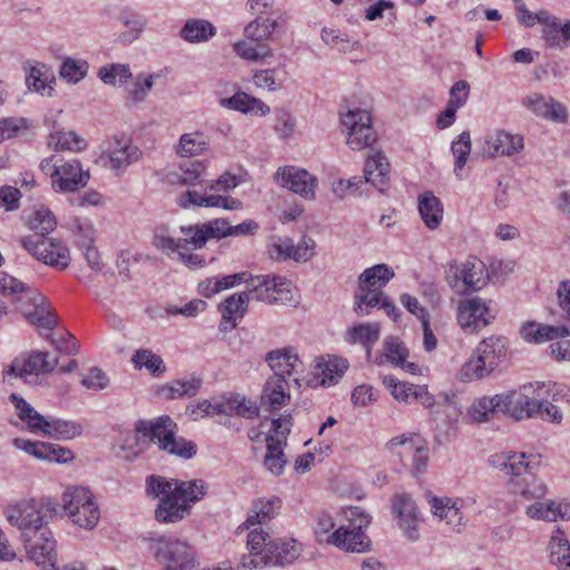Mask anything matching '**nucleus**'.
Wrapping results in <instances>:
<instances>
[{
    "mask_svg": "<svg viewBox=\"0 0 570 570\" xmlns=\"http://www.w3.org/2000/svg\"><path fill=\"white\" fill-rule=\"evenodd\" d=\"M57 508V502L47 498L21 500L8 505L6 510L7 520L20 530L27 554L35 563H48L52 560L56 540L48 523Z\"/></svg>",
    "mask_w": 570,
    "mask_h": 570,
    "instance_id": "nucleus-1",
    "label": "nucleus"
},
{
    "mask_svg": "<svg viewBox=\"0 0 570 570\" xmlns=\"http://www.w3.org/2000/svg\"><path fill=\"white\" fill-rule=\"evenodd\" d=\"M28 225L35 234L21 237L20 245L43 264L66 269L70 264L69 248L60 239L46 237L57 226L52 212L43 206L35 209L28 219Z\"/></svg>",
    "mask_w": 570,
    "mask_h": 570,
    "instance_id": "nucleus-2",
    "label": "nucleus"
},
{
    "mask_svg": "<svg viewBox=\"0 0 570 570\" xmlns=\"http://www.w3.org/2000/svg\"><path fill=\"white\" fill-rule=\"evenodd\" d=\"M0 289L2 295L9 296L17 309L31 323L39 327L51 330L57 324V315L43 294L14 278L0 272Z\"/></svg>",
    "mask_w": 570,
    "mask_h": 570,
    "instance_id": "nucleus-3",
    "label": "nucleus"
},
{
    "mask_svg": "<svg viewBox=\"0 0 570 570\" xmlns=\"http://www.w3.org/2000/svg\"><path fill=\"white\" fill-rule=\"evenodd\" d=\"M222 291L228 289L240 283L246 284L249 293H254V299L265 304H292L295 302V287L279 275H250L246 272L236 273L219 278Z\"/></svg>",
    "mask_w": 570,
    "mask_h": 570,
    "instance_id": "nucleus-4",
    "label": "nucleus"
},
{
    "mask_svg": "<svg viewBox=\"0 0 570 570\" xmlns=\"http://www.w3.org/2000/svg\"><path fill=\"white\" fill-rule=\"evenodd\" d=\"M10 399L17 410V415L32 433H41L48 438L63 441L72 440L82 433V425L78 422L43 416L18 394H11Z\"/></svg>",
    "mask_w": 570,
    "mask_h": 570,
    "instance_id": "nucleus-5",
    "label": "nucleus"
},
{
    "mask_svg": "<svg viewBox=\"0 0 570 570\" xmlns=\"http://www.w3.org/2000/svg\"><path fill=\"white\" fill-rule=\"evenodd\" d=\"M148 550L164 570H196V552L184 540L161 535L148 540Z\"/></svg>",
    "mask_w": 570,
    "mask_h": 570,
    "instance_id": "nucleus-6",
    "label": "nucleus"
},
{
    "mask_svg": "<svg viewBox=\"0 0 570 570\" xmlns=\"http://www.w3.org/2000/svg\"><path fill=\"white\" fill-rule=\"evenodd\" d=\"M61 504L75 525L91 530L98 524L100 511L92 493L87 488H67L62 493Z\"/></svg>",
    "mask_w": 570,
    "mask_h": 570,
    "instance_id": "nucleus-7",
    "label": "nucleus"
},
{
    "mask_svg": "<svg viewBox=\"0 0 570 570\" xmlns=\"http://www.w3.org/2000/svg\"><path fill=\"white\" fill-rule=\"evenodd\" d=\"M258 224L254 220H246L236 226H230L226 219L217 218L204 224L181 226L180 232L189 236L194 248H202L208 239H220L227 236L253 235L257 232Z\"/></svg>",
    "mask_w": 570,
    "mask_h": 570,
    "instance_id": "nucleus-8",
    "label": "nucleus"
},
{
    "mask_svg": "<svg viewBox=\"0 0 570 570\" xmlns=\"http://www.w3.org/2000/svg\"><path fill=\"white\" fill-rule=\"evenodd\" d=\"M543 383L537 382L522 386L519 391L498 394L501 412L515 421L533 419L538 414L539 399L542 397Z\"/></svg>",
    "mask_w": 570,
    "mask_h": 570,
    "instance_id": "nucleus-9",
    "label": "nucleus"
},
{
    "mask_svg": "<svg viewBox=\"0 0 570 570\" xmlns=\"http://www.w3.org/2000/svg\"><path fill=\"white\" fill-rule=\"evenodd\" d=\"M557 296L559 307L563 312L569 326L527 323L521 328V335L525 341L542 343L570 336V281H563L559 284Z\"/></svg>",
    "mask_w": 570,
    "mask_h": 570,
    "instance_id": "nucleus-10",
    "label": "nucleus"
},
{
    "mask_svg": "<svg viewBox=\"0 0 570 570\" xmlns=\"http://www.w3.org/2000/svg\"><path fill=\"white\" fill-rule=\"evenodd\" d=\"M449 285L459 294H469L483 288L490 275L485 264L479 259H469L459 266H451L448 272Z\"/></svg>",
    "mask_w": 570,
    "mask_h": 570,
    "instance_id": "nucleus-11",
    "label": "nucleus"
},
{
    "mask_svg": "<svg viewBox=\"0 0 570 570\" xmlns=\"http://www.w3.org/2000/svg\"><path fill=\"white\" fill-rule=\"evenodd\" d=\"M341 124L346 130V142L353 150H361L376 140L372 117L366 110H348L341 116Z\"/></svg>",
    "mask_w": 570,
    "mask_h": 570,
    "instance_id": "nucleus-12",
    "label": "nucleus"
},
{
    "mask_svg": "<svg viewBox=\"0 0 570 570\" xmlns=\"http://www.w3.org/2000/svg\"><path fill=\"white\" fill-rule=\"evenodd\" d=\"M147 494L158 498L159 501L165 497L183 493L188 499H202L206 493L205 482L203 480L179 481L176 479L167 480L160 475H150L147 479Z\"/></svg>",
    "mask_w": 570,
    "mask_h": 570,
    "instance_id": "nucleus-13",
    "label": "nucleus"
},
{
    "mask_svg": "<svg viewBox=\"0 0 570 570\" xmlns=\"http://www.w3.org/2000/svg\"><path fill=\"white\" fill-rule=\"evenodd\" d=\"M354 517H357L360 520L353 529L341 527L328 538L327 541L346 551L363 552L368 548L370 542L362 531V528L370 524L371 517L357 507L350 509V518Z\"/></svg>",
    "mask_w": 570,
    "mask_h": 570,
    "instance_id": "nucleus-14",
    "label": "nucleus"
},
{
    "mask_svg": "<svg viewBox=\"0 0 570 570\" xmlns=\"http://www.w3.org/2000/svg\"><path fill=\"white\" fill-rule=\"evenodd\" d=\"M51 187L56 193H75L83 188L90 174L83 170L81 163L77 159L67 160L62 164L55 163L50 171Z\"/></svg>",
    "mask_w": 570,
    "mask_h": 570,
    "instance_id": "nucleus-15",
    "label": "nucleus"
},
{
    "mask_svg": "<svg viewBox=\"0 0 570 570\" xmlns=\"http://www.w3.org/2000/svg\"><path fill=\"white\" fill-rule=\"evenodd\" d=\"M142 157V151L129 139L115 137L108 148L101 154L104 167L114 171L117 176Z\"/></svg>",
    "mask_w": 570,
    "mask_h": 570,
    "instance_id": "nucleus-16",
    "label": "nucleus"
},
{
    "mask_svg": "<svg viewBox=\"0 0 570 570\" xmlns=\"http://www.w3.org/2000/svg\"><path fill=\"white\" fill-rule=\"evenodd\" d=\"M456 318L463 330L473 333L489 325L493 316L483 299L473 297L460 302Z\"/></svg>",
    "mask_w": 570,
    "mask_h": 570,
    "instance_id": "nucleus-17",
    "label": "nucleus"
},
{
    "mask_svg": "<svg viewBox=\"0 0 570 570\" xmlns=\"http://www.w3.org/2000/svg\"><path fill=\"white\" fill-rule=\"evenodd\" d=\"M276 180L282 186L305 199L315 198L317 178L307 170L294 166L279 168L276 173Z\"/></svg>",
    "mask_w": 570,
    "mask_h": 570,
    "instance_id": "nucleus-18",
    "label": "nucleus"
},
{
    "mask_svg": "<svg viewBox=\"0 0 570 570\" xmlns=\"http://www.w3.org/2000/svg\"><path fill=\"white\" fill-rule=\"evenodd\" d=\"M392 512L399 527L412 541L417 540L419 513L415 502L407 494H396L392 499Z\"/></svg>",
    "mask_w": 570,
    "mask_h": 570,
    "instance_id": "nucleus-19",
    "label": "nucleus"
},
{
    "mask_svg": "<svg viewBox=\"0 0 570 570\" xmlns=\"http://www.w3.org/2000/svg\"><path fill=\"white\" fill-rule=\"evenodd\" d=\"M541 39L548 49L563 50L570 47V20L549 12L542 18Z\"/></svg>",
    "mask_w": 570,
    "mask_h": 570,
    "instance_id": "nucleus-20",
    "label": "nucleus"
},
{
    "mask_svg": "<svg viewBox=\"0 0 570 570\" xmlns=\"http://www.w3.org/2000/svg\"><path fill=\"white\" fill-rule=\"evenodd\" d=\"M200 499H188V495L183 493L165 497L159 501L156 510L155 518L160 523H176L190 513L191 504Z\"/></svg>",
    "mask_w": 570,
    "mask_h": 570,
    "instance_id": "nucleus-21",
    "label": "nucleus"
},
{
    "mask_svg": "<svg viewBox=\"0 0 570 570\" xmlns=\"http://www.w3.org/2000/svg\"><path fill=\"white\" fill-rule=\"evenodd\" d=\"M523 149V137L498 130L487 136L483 154L489 158L513 156Z\"/></svg>",
    "mask_w": 570,
    "mask_h": 570,
    "instance_id": "nucleus-22",
    "label": "nucleus"
},
{
    "mask_svg": "<svg viewBox=\"0 0 570 570\" xmlns=\"http://www.w3.org/2000/svg\"><path fill=\"white\" fill-rule=\"evenodd\" d=\"M178 426L169 415H161L151 421L140 420L136 423V431L150 442L158 445L167 442L174 433H177Z\"/></svg>",
    "mask_w": 570,
    "mask_h": 570,
    "instance_id": "nucleus-23",
    "label": "nucleus"
},
{
    "mask_svg": "<svg viewBox=\"0 0 570 570\" xmlns=\"http://www.w3.org/2000/svg\"><path fill=\"white\" fill-rule=\"evenodd\" d=\"M291 401L288 382L278 375H272L264 384L261 395V406L272 412L277 411Z\"/></svg>",
    "mask_w": 570,
    "mask_h": 570,
    "instance_id": "nucleus-24",
    "label": "nucleus"
},
{
    "mask_svg": "<svg viewBox=\"0 0 570 570\" xmlns=\"http://www.w3.org/2000/svg\"><path fill=\"white\" fill-rule=\"evenodd\" d=\"M250 299H254V293H249V291H244L242 293L230 295L222 303V331L232 330L237 326L236 321L238 318H243L248 308V303Z\"/></svg>",
    "mask_w": 570,
    "mask_h": 570,
    "instance_id": "nucleus-25",
    "label": "nucleus"
},
{
    "mask_svg": "<svg viewBox=\"0 0 570 570\" xmlns=\"http://www.w3.org/2000/svg\"><path fill=\"white\" fill-rule=\"evenodd\" d=\"M266 362L274 372L273 375H278L281 379L289 377L293 373L301 371L303 366L293 348L271 351L266 355Z\"/></svg>",
    "mask_w": 570,
    "mask_h": 570,
    "instance_id": "nucleus-26",
    "label": "nucleus"
},
{
    "mask_svg": "<svg viewBox=\"0 0 570 570\" xmlns=\"http://www.w3.org/2000/svg\"><path fill=\"white\" fill-rule=\"evenodd\" d=\"M285 22L283 16L279 14L275 19L258 16L247 23L244 29V36L247 40L255 43H267L272 40L277 29Z\"/></svg>",
    "mask_w": 570,
    "mask_h": 570,
    "instance_id": "nucleus-27",
    "label": "nucleus"
},
{
    "mask_svg": "<svg viewBox=\"0 0 570 570\" xmlns=\"http://www.w3.org/2000/svg\"><path fill=\"white\" fill-rule=\"evenodd\" d=\"M389 163L381 151L368 156L364 165V178L379 191H384L389 186Z\"/></svg>",
    "mask_w": 570,
    "mask_h": 570,
    "instance_id": "nucleus-28",
    "label": "nucleus"
},
{
    "mask_svg": "<svg viewBox=\"0 0 570 570\" xmlns=\"http://www.w3.org/2000/svg\"><path fill=\"white\" fill-rule=\"evenodd\" d=\"M523 105L535 115L553 120H564L567 112L564 107L556 102L551 97L541 94H530L523 98Z\"/></svg>",
    "mask_w": 570,
    "mask_h": 570,
    "instance_id": "nucleus-29",
    "label": "nucleus"
},
{
    "mask_svg": "<svg viewBox=\"0 0 570 570\" xmlns=\"http://www.w3.org/2000/svg\"><path fill=\"white\" fill-rule=\"evenodd\" d=\"M58 364V357L51 358L47 352H33L31 353L20 366L17 363L11 365L10 372L16 375H38L40 373H49L55 370Z\"/></svg>",
    "mask_w": 570,
    "mask_h": 570,
    "instance_id": "nucleus-30",
    "label": "nucleus"
},
{
    "mask_svg": "<svg viewBox=\"0 0 570 570\" xmlns=\"http://www.w3.org/2000/svg\"><path fill=\"white\" fill-rule=\"evenodd\" d=\"M417 439L416 434L411 436L400 435L391 439L386 443V448L390 451H394L397 446H404L409 452H413V469L416 474L424 473L429 463V454L428 449L422 445H417L415 440Z\"/></svg>",
    "mask_w": 570,
    "mask_h": 570,
    "instance_id": "nucleus-31",
    "label": "nucleus"
},
{
    "mask_svg": "<svg viewBox=\"0 0 570 570\" xmlns=\"http://www.w3.org/2000/svg\"><path fill=\"white\" fill-rule=\"evenodd\" d=\"M279 509L281 499L278 497H272L268 500H258L254 502L246 521L239 529H250L256 524H264L275 518Z\"/></svg>",
    "mask_w": 570,
    "mask_h": 570,
    "instance_id": "nucleus-32",
    "label": "nucleus"
},
{
    "mask_svg": "<svg viewBox=\"0 0 570 570\" xmlns=\"http://www.w3.org/2000/svg\"><path fill=\"white\" fill-rule=\"evenodd\" d=\"M264 551L263 559L266 560L267 566L289 563L298 556L295 541L286 542L278 539L268 540Z\"/></svg>",
    "mask_w": 570,
    "mask_h": 570,
    "instance_id": "nucleus-33",
    "label": "nucleus"
},
{
    "mask_svg": "<svg viewBox=\"0 0 570 570\" xmlns=\"http://www.w3.org/2000/svg\"><path fill=\"white\" fill-rule=\"evenodd\" d=\"M527 514L532 519L557 521L570 520V503L568 502H535L527 509Z\"/></svg>",
    "mask_w": 570,
    "mask_h": 570,
    "instance_id": "nucleus-34",
    "label": "nucleus"
},
{
    "mask_svg": "<svg viewBox=\"0 0 570 570\" xmlns=\"http://www.w3.org/2000/svg\"><path fill=\"white\" fill-rule=\"evenodd\" d=\"M419 213L429 229H436L443 219V205L431 191L419 196Z\"/></svg>",
    "mask_w": 570,
    "mask_h": 570,
    "instance_id": "nucleus-35",
    "label": "nucleus"
},
{
    "mask_svg": "<svg viewBox=\"0 0 570 570\" xmlns=\"http://www.w3.org/2000/svg\"><path fill=\"white\" fill-rule=\"evenodd\" d=\"M347 367V361L342 357L322 360L315 365L314 376L320 380L321 385L328 386L336 383Z\"/></svg>",
    "mask_w": 570,
    "mask_h": 570,
    "instance_id": "nucleus-36",
    "label": "nucleus"
},
{
    "mask_svg": "<svg viewBox=\"0 0 570 570\" xmlns=\"http://www.w3.org/2000/svg\"><path fill=\"white\" fill-rule=\"evenodd\" d=\"M381 326L379 323H363L352 326L346 331L345 341L350 344H361L371 355V347L380 338Z\"/></svg>",
    "mask_w": 570,
    "mask_h": 570,
    "instance_id": "nucleus-37",
    "label": "nucleus"
},
{
    "mask_svg": "<svg viewBox=\"0 0 570 570\" xmlns=\"http://www.w3.org/2000/svg\"><path fill=\"white\" fill-rule=\"evenodd\" d=\"M216 35V28L205 19H188L179 30V37L189 43L206 42Z\"/></svg>",
    "mask_w": 570,
    "mask_h": 570,
    "instance_id": "nucleus-38",
    "label": "nucleus"
},
{
    "mask_svg": "<svg viewBox=\"0 0 570 570\" xmlns=\"http://www.w3.org/2000/svg\"><path fill=\"white\" fill-rule=\"evenodd\" d=\"M394 271L386 264H376L363 271L358 276V286L363 289H382L393 277Z\"/></svg>",
    "mask_w": 570,
    "mask_h": 570,
    "instance_id": "nucleus-39",
    "label": "nucleus"
},
{
    "mask_svg": "<svg viewBox=\"0 0 570 570\" xmlns=\"http://www.w3.org/2000/svg\"><path fill=\"white\" fill-rule=\"evenodd\" d=\"M209 146V139L199 131L183 134L175 151L180 157H194L204 154Z\"/></svg>",
    "mask_w": 570,
    "mask_h": 570,
    "instance_id": "nucleus-40",
    "label": "nucleus"
},
{
    "mask_svg": "<svg viewBox=\"0 0 570 570\" xmlns=\"http://www.w3.org/2000/svg\"><path fill=\"white\" fill-rule=\"evenodd\" d=\"M385 294L380 289H363L357 287L354 294V312L357 316H367L371 313V308H382Z\"/></svg>",
    "mask_w": 570,
    "mask_h": 570,
    "instance_id": "nucleus-41",
    "label": "nucleus"
},
{
    "mask_svg": "<svg viewBox=\"0 0 570 570\" xmlns=\"http://www.w3.org/2000/svg\"><path fill=\"white\" fill-rule=\"evenodd\" d=\"M475 353L488 363V367L495 368L505 355L504 338L495 336L484 338L475 348Z\"/></svg>",
    "mask_w": 570,
    "mask_h": 570,
    "instance_id": "nucleus-42",
    "label": "nucleus"
},
{
    "mask_svg": "<svg viewBox=\"0 0 570 570\" xmlns=\"http://www.w3.org/2000/svg\"><path fill=\"white\" fill-rule=\"evenodd\" d=\"M48 146L55 150H69L78 153L87 147V142L75 131L57 130L49 135Z\"/></svg>",
    "mask_w": 570,
    "mask_h": 570,
    "instance_id": "nucleus-43",
    "label": "nucleus"
},
{
    "mask_svg": "<svg viewBox=\"0 0 570 570\" xmlns=\"http://www.w3.org/2000/svg\"><path fill=\"white\" fill-rule=\"evenodd\" d=\"M498 394L475 400L468 409V416L472 422L482 423L489 421L495 412H501V404Z\"/></svg>",
    "mask_w": 570,
    "mask_h": 570,
    "instance_id": "nucleus-44",
    "label": "nucleus"
},
{
    "mask_svg": "<svg viewBox=\"0 0 570 570\" xmlns=\"http://www.w3.org/2000/svg\"><path fill=\"white\" fill-rule=\"evenodd\" d=\"M286 460L284 458L281 439L266 436V454L264 458L265 468L274 475L282 474Z\"/></svg>",
    "mask_w": 570,
    "mask_h": 570,
    "instance_id": "nucleus-45",
    "label": "nucleus"
},
{
    "mask_svg": "<svg viewBox=\"0 0 570 570\" xmlns=\"http://www.w3.org/2000/svg\"><path fill=\"white\" fill-rule=\"evenodd\" d=\"M26 82L30 89L50 96L53 91L55 76L45 65L35 66L30 69Z\"/></svg>",
    "mask_w": 570,
    "mask_h": 570,
    "instance_id": "nucleus-46",
    "label": "nucleus"
},
{
    "mask_svg": "<svg viewBox=\"0 0 570 570\" xmlns=\"http://www.w3.org/2000/svg\"><path fill=\"white\" fill-rule=\"evenodd\" d=\"M205 164L199 160L183 163L178 166L177 171L173 174L176 183L186 186L203 184L202 178L205 174Z\"/></svg>",
    "mask_w": 570,
    "mask_h": 570,
    "instance_id": "nucleus-47",
    "label": "nucleus"
},
{
    "mask_svg": "<svg viewBox=\"0 0 570 570\" xmlns=\"http://www.w3.org/2000/svg\"><path fill=\"white\" fill-rule=\"evenodd\" d=\"M234 51L242 59L249 61H261L273 57V50L267 43H255L246 38L234 43Z\"/></svg>",
    "mask_w": 570,
    "mask_h": 570,
    "instance_id": "nucleus-48",
    "label": "nucleus"
},
{
    "mask_svg": "<svg viewBox=\"0 0 570 570\" xmlns=\"http://www.w3.org/2000/svg\"><path fill=\"white\" fill-rule=\"evenodd\" d=\"M131 362L137 368H147L154 376H159L166 372L163 358L151 350H137L131 357Z\"/></svg>",
    "mask_w": 570,
    "mask_h": 570,
    "instance_id": "nucleus-49",
    "label": "nucleus"
},
{
    "mask_svg": "<svg viewBox=\"0 0 570 570\" xmlns=\"http://www.w3.org/2000/svg\"><path fill=\"white\" fill-rule=\"evenodd\" d=\"M160 450L170 455L189 460L196 454L197 445L195 442L177 436V433H174V436L160 445Z\"/></svg>",
    "mask_w": 570,
    "mask_h": 570,
    "instance_id": "nucleus-50",
    "label": "nucleus"
},
{
    "mask_svg": "<svg viewBox=\"0 0 570 570\" xmlns=\"http://www.w3.org/2000/svg\"><path fill=\"white\" fill-rule=\"evenodd\" d=\"M524 470H514L509 474L507 483L508 490L514 495H520L523 499L525 489L529 487V482L533 480V471L530 466L528 458L523 460Z\"/></svg>",
    "mask_w": 570,
    "mask_h": 570,
    "instance_id": "nucleus-51",
    "label": "nucleus"
},
{
    "mask_svg": "<svg viewBox=\"0 0 570 570\" xmlns=\"http://www.w3.org/2000/svg\"><path fill=\"white\" fill-rule=\"evenodd\" d=\"M97 76L104 83L111 86L124 85L132 77L129 66L122 63L104 66L99 68Z\"/></svg>",
    "mask_w": 570,
    "mask_h": 570,
    "instance_id": "nucleus-52",
    "label": "nucleus"
},
{
    "mask_svg": "<svg viewBox=\"0 0 570 570\" xmlns=\"http://www.w3.org/2000/svg\"><path fill=\"white\" fill-rule=\"evenodd\" d=\"M527 459L524 453H497L490 456L489 463L494 469L504 471L508 475L514 470H524L523 460Z\"/></svg>",
    "mask_w": 570,
    "mask_h": 570,
    "instance_id": "nucleus-53",
    "label": "nucleus"
},
{
    "mask_svg": "<svg viewBox=\"0 0 570 570\" xmlns=\"http://www.w3.org/2000/svg\"><path fill=\"white\" fill-rule=\"evenodd\" d=\"M472 149L470 132L462 131L458 138L452 141L451 151L455 157L454 161V173L459 177V171L463 169L466 164L468 156L470 155Z\"/></svg>",
    "mask_w": 570,
    "mask_h": 570,
    "instance_id": "nucleus-54",
    "label": "nucleus"
},
{
    "mask_svg": "<svg viewBox=\"0 0 570 570\" xmlns=\"http://www.w3.org/2000/svg\"><path fill=\"white\" fill-rule=\"evenodd\" d=\"M493 370L488 367V363L474 352V355L462 366L460 377L465 381L480 380L488 376Z\"/></svg>",
    "mask_w": 570,
    "mask_h": 570,
    "instance_id": "nucleus-55",
    "label": "nucleus"
},
{
    "mask_svg": "<svg viewBox=\"0 0 570 570\" xmlns=\"http://www.w3.org/2000/svg\"><path fill=\"white\" fill-rule=\"evenodd\" d=\"M89 65L86 60L66 58L60 67V77L68 82L77 83L82 80L88 72Z\"/></svg>",
    "mask_w": 570,
    "mask_h": 570,
    "instance_id": "nucleus-56",
    "label": "nucleus"
},
{
    "mask_svg": "<svg viewBox=\"0 0 570 570\" xmlns=\"http://www.w3.org/2000/svg\"><path fill=\"white\" fill-rule=\"evenodd\" d=\"M550 561L559 570H570V544L558 535L552 537L550 543Z\"/></svg>",
    "mask_w": 570,
    "mask_h": 570,
    "instance_id": "nucleus-57",
    "label": "nucleus"
},
{
    "mask_svg": "<svg viewBox=\"0 0 570 570\" xmlns=\"http://www.w3.org/2000/svg\"><path fill=\"white\" fill-rule=\"evenodd\" d=\"M186 237L184 239H175L171 237L166 228H157L154 236V245L166 253L167 255H171L174 253H178L180 248H183L184 244H191L190 242H187L186 239H189V236L185 235Z\"/></svg>",
    "mask_w": 570,
    "mask_h": 570,
    "instance_id": "nucleus-58",
    "label": "nucleus"
},
{
    "mask_svg": "<svg viewBox=\"0 0 570 570\" xmlns=\"http://www.w3.org/2000/svg\"><path fill=\"white\" fill-rule=\"evenodd\" d=\"M383 384L390 390L396 401L407 404L413 403L414 384L401 382L394 376H384Z\"/></svg>",
    "mask_w": 570,
    "mask_h": 570,
    "instance_id": "nucleus-59",
    "label": "nucleus"
},
{
    "mask_svg": "<svg viewBox=\"0 0 570 570\" xmlns=\"http://www.w3.org/2000/svg\"><path fill=\"white\" fill-rule=\"evenodd\" d=\"M75 459L72 451L68 448L43 442V449L41 451L40 460L56 462V463H68Z\"/></svg>",
    "mask_w": 570,
    "mask_h": 570,
    "instance_id": "nucleus-60",
    "label": "nucleus"
},
{
    "mask_svg": "<svg viewBox=\"0 0 570 570\" xmlns=\"http://www.w3.org/2000/svg\"><path fill=\"white\" fill-rule=\"evenodd\" d=\"M253 81L256 87L268 91H277L284 86V79L277 77V69L258 70L254 73Z\"/></svg>",
    "mask_w": 570,
    "mask_h": 570,
    "instance_id": "nucleus-61",
    "label": "nucleus"
},
{
    "mask_svg": "<svg viewBox=\"0 0 570 570\" xmlns=\"http://www.w3.org/2000/svg\"><path fill=\"white\" fill-rule=\"evenodd\" d=\"M120 21L128 28V30L119 35V40L122 43H131L141 35L145 22L138 16L122 14Z\"/></svg>",
    "mask_w": 570,
    "mask_h": 570,
    "instance_id": "nucleus-62",
    "label": "nucleus"
},
{
    "mask_svg": "<svg viewBox=\"0 0 570 570\" xmlns=\"http://www.w3.org/2000/svg\"><path fill=\"white\" fill-rule=\"evenodd\" d=\"M385 357L392 364L396 366L400 363H404V358L407 357V350L403 343L394 336H389L384 341Z\"/></svg>",
    "mask_w": 570,
    "mask_h": 570,
    "instance_id": "nucleus-63",
    "label": "nucleus"
},
{
    "mask_svg": "<svg viewBox=\"0 0 570 570\" xmlns=\"http://www.w3.org/2000/svg\"><path fill=\"white\" fill-rule=\"evenodd\" d=\"M294 243L288 237L272 238V243L268 245V255L272 259H289L292 258Z\"/></svg>",
    "mask_w": 570,
    "mask_h": 570,
    "instance_id": "nucleus-64",
    "label": "nucleus"
}]
</instances>
